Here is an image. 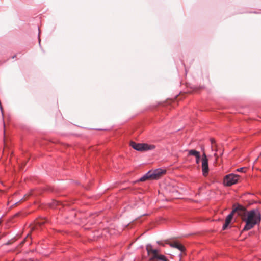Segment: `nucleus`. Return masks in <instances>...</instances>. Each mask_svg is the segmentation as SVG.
Returning <instances> with one entry per match:
<instances>
[{
  "label": "nucleus",
  "mask_w": 261,
  "mask_h": 261,
  "mask_svg": "<svg viewBox=\"0 0 261 261\" xmlns=\"http://www.w3.org/2000/svg\"><path fill=\"white\" fill-rule=\"evenodd\" d=\"M243 221L245 222L242 231H248L258 225L261 221V214L257 209H252L248 211L246 217H243Z\"/></svg>",
  "instance_id": "obj_1"
},
{
  "label": "nucleus",
  "mask_w": 261,
  "mask_h": 261,
  "mask_svg": "<svg viewBox=\"0 0 261 261\" xmlns=\"http://www.w3.org/2000/svg\"><path fill=\"white\" fill-rule=\"evenodd\" d=\"M130 146L136 150L139 151L151 150L155 148L154 145H149L146 143H137L134 142H131Z\"/></svg>",
  "instance_id": "obj_2"
},
{
  "label": "nucleus",
  "mask_w": 261,
  "mask_h": 261,
  "mask_svg": "<svg viewBox=\"0 0 261 261\" xmlns=\"http://www.w3.org/2000/svg\"><path fill=\"white\" fill-rule=\"evenodd\" d=\"M239 178V176L238 175L233 173L226 175L224 178V185L226 186H232L238 182Z\"/></svg>",
  "instance_id": "obj_3"
},
{
  "label": "nucleus",
  "mask_w": 261,
  "mask_h": 261,
  "mask_svg": "<svg viewBox=\"0 0 261 261\" xmlns=\"http://www.w3.org/2000/svg\"><path fill=\"white\" fill-rule=\"evenodd\" d=\"M157 243L158 244L163 246H164L165 244H169L171 247L178 249L181 252V253L179 255L180 258L182 255L181 253L185 252V251L186 250V249L183 245L176 242L173 243H170L169 241H166L165 243H163L162 241H157Z\"/></svg>",
  "instance_id": "obj_4"
},
{
  "label": "nucleus",
  "mask_w": 261,
  "mask_h": 261,
  "mask_svg": "<svg viewBox=\"0 0 261 261\" xmlns=\"http://www.w3.org/2000/svg\"><path fill=\"white\" fill-rule=\"evenodd\" d=\"M232 211L234 213H237L238 215L242 218V220H243V217H246V215L248 212L244 206L240 204L236 205Z\"/></svg>",
  "instance_id": "obj_5"
},
{
  "label": "nucleus",
  "mask_w": 261,
  "mask_h": 261,
  "mask_svg": "<svg viewBox=\"0 0 261 261\" xmlns=\"http://www.w3.org/2000/svg\"><path fill=\"white\" fill-rule=\"evenodd\" d=\"M209 171L208 159L205 153H203L202 158V171L203 176H206Z\"/></svg>",
  "instance_id": "obj_6"
},
{
  "label": "nucleus",
  "mask_w": 261,
  "mask_h": 261,
  "mask_svg": "<svg viewBox=\"0 0 261 261\" xmlns=\"http://www.w3.org/2000/svg\"><path fill=\"white\" fill-rule=\"evenodd\" d=\"M165 170L159 168L154 170V171H151V175L152 179H156L159 178L161 175L165 173Z\"/></svg>",
  "instance_id": "obj_7"
},
{
  "label": "nucleus",
  "mask_w": 261,
  "mask_h": 261,
  "mask_svg": "<svg viewBox=\"0 0 261 261\" xmlns=\"http://www.w3.org/2000/svg\"><path fill=\"white\" fill-rule=\"evenodd\" d=\"M148 179H151L152 177L151 175V171H149L148 172H147L145 174H144L142 177H141L139 179V181H144Z\"/></svg>",
  "instance_id": "obj_8"
},
{
  "label": "nucleus",
  "mask_w": 261,
  "mask_h": 261,
  "mask_svg": "<svg viewBox=\"0 0 261 261\" xmlns=\"http://www.w3.org/2000/svg\"><path fill=\"white\" fill-rule=\"evenodd\" d=\"M200 154L199 151H197L194 149H191L188 150V155H193L196 157Z\"/></svg>",
  "instance_id": "obj_9"
},
{
  "label": "nucleus",
  "mask_w": 261,
  "mask_h": 261,
  "mask_svg": "<svg viewBox=\"0 0 261 261\" xmlns=\"http://www.w3.org/2000/svg\"><path fill=\"white\" fill-rule=\"evenodd\" d=\"M155 259H157L160 261H168L165 256L159 254L158 256L156 255L155 257Z\"/></svg>",
  "instance_id": "obj_10"
},
{
  "label": "nucleus",
  "mask_w": 261,
  "mask_h": 261,
  "mask_svg": "<svg viewBox=\"0 0 261 261\" xmlns=\"http://www.w3.org/2000/svg\"><path fill=\"white\" fill-rule=\"evenodd\" d=\"M158 252H159V250L158 249H153V250H152V253L153 254V256L150 258L151 260H153L155 259V257L156 256V255L158 256L159 255Z\"/></svg>",
  "instance_id": "obj_11"
},
{
  "label": "nucleus",
  "mask_w": 261,
  "mask_h": 261,
  "mask_svg": "<svg viewBox=\"0 0 261 261\" xmlns=\"http://www.w3.org/2000/svg\"><path fill=\"white\" fill-rule=\"evenodd\" d=\"M152 250H153L152 246L150 244H147L146 245V250L148 254L152 253Z\"/></svg>",
  "instance_id": "obj_12"
},
{
  "label": "nucleus",
  "mask_w": 261,
  "mask_h": 261,
  "mask_svg": "<svg viewBox=\"0 0 261 261\" xmlns=\"http://www.w3.org/2000/svg\"><path fill=\"white\" fill-rule=\"evenodd\" d=\"M234 212H233V211L230 213L226 218V219L227 220H229L231 221V220L232 219L233 216Z\"/></svg>",
  "instance_id": "obj_13"
},
{
  "label": "nucleus",
  "mask_w": 261,
  "mask_h": 261,
  "mask_svg": "<svg viewBox=\"0 0 261 261\" xmlns=\"http://www.w3.org/2000/svg\"><path fill=\"white\" fill-rule=\"evenodd\" d=\"M196 158V163L197 164H199V162H200V154L199 155H198L197 156H196L195 157Z\"/></svg>",
  "instance_id": "obj_14"
},
{
  "label": "nucleus",
  "mask_w": 261,
  "mask_h": 261,
  "mask_svg": "<svg viewBox=\"0 0 261 261\" xmlns=\"http://www.w3.org/2000/svg\"><path fill=\"white\" fill-rule=\"evenodd\" d=\"M60 204V202L57 201H55L53 204V205L51 206V207L55 208L56 206Z\"/></svg>",
  "instance_id": "obj_15"
},
{
  "label": "nucleus",
  "mask_w": 261,
  "mask_h": 261,
  "mask_svg": "<svg viewBox=\"0 0 261 261\" xmlns=\"http://www.w3.org/2000/svg\"><path fill=\"white\" fill-rule=\"evenodd\" d=\"M228 224H227V223H225L223 225V227H222V229L223 230H225L227 229V227L228 226Z\"/></svg>",
  "instance_id": "obj_16"
},
{
  "label": "nucleus",
  "mask_w": 261,
  "mask_h": 261,
  "mask_svg": "<svg viewBox=\"0 0 261 261\" xmlns=\"http://www.w3.org/2000/svg\"><path fill=\"white\" fill-rule=\"evenodd\" d=\"M236 170L238 172H243L244 170V168H243V167L237 169Z\"/></svg>",
  "instance_id": "obj_17"
},
{
  "label": "nucleus",
  "mask_w": 261,
  "mask_h": 261,
  "mask_svg": "<svg viewBox=\"0 0 261 261\" xmlns=\"http://www.w3.org/2000/svg\"><path fill=\"white\" fill-rule=\"evenodd\" d=\"M38 30L39 31V33H38V40H39V44H40V30H39V28H38Z\"/></svg>",
  "instance_id": "obj_18"
},
{
  "label": "nucleus",
  "mask_w": 261,
  "mask_h": 261,
  "mask_svg": "<svg viewBox=\"0 0 261 261\" xmlns=\"http://www.w3.org/2000/svg\"><path fill=\"white\" fill-rule=\"evenodd\" d=\"M231 221H229V220H227L226 219H225V223H227V224L229 225V224L230 223Z\"/></svg>",
  "instance_id": "obj_19"
},
{
  "label": "nucleus",
  "mask_w": 261,
  "mask_h": 261,
  "mask_svg": "<svg viewBox=\"0 0 261 261\" xmlns=\"http://www.w3.org/2000/svg\"><path fill=\"white\" fill-rule=\"evenodd\" d=\"M211 141L212 144H213L215 142V140L214 139H211Z\"/></svg>",
  "instance_id": "obj_20"
},
{
  "label": "nucleus",
  "mask_w": 261,
  "mask_h": 261,
  "mask_svg": "<svg viewBox=\"0 0 261 261\" xmlns=\"http://www.w3.org/2000/svg\"><path fill=\"white\" fill-rule=\"evenodd\" d=\"M260 156H261V152H260Z\"/></svg>",
  "instance_id": "obj_21"
}]
</instances>
